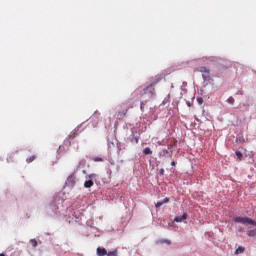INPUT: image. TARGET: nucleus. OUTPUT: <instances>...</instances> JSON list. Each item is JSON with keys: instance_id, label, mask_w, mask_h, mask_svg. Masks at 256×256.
Segmentation results:
<instances>
[{"instance_id": "f257e3e1", "label": "nucleus", "mask_w": 256, "mask_h": 256, "mask_svg": "<svg viewBox=\"0 0 256 256\" xmlns=\"http://www.w3.org/2000/svg\"><path fill=\"white\" fill-rule=\"evenodd\" d=\"M235 223H241L242 225H254L256 227V221L249 218V217H235L234 218Z\"/></svg>"}, {"instance_id": "f03ea898", "label": "nucleus", "mask_w": 256, "mask_h": 256, "mask_svg": "<svg viewBox=\"0 0 256 256\" xmlns=\"http://www.w3.org/2000/svg\"><path fill=\"white\" fill-rule=\"evenodd\" d=\"M161 79H163V77H158V79L154 82H152L149 86H147L146 88L143 89V94L147 95V93H149V97H153V92L155 91V85L158 84Z\"/></svg>"}, {"instance_id": "7ed1b4c3", "label": "nucleus", "mask_w": 256, "mask_h": 256, "mask_svg": "<svg viewBox=\"0 0 256 256\" xmlns=\"http://www.w3.org/2000/svg\"><path fill=\"white\" fill-rule=\"evenodd\" d=\"M96 178H97V174H95V173L87 175L86 179H88V180H86L84 182V187L86 189H90V187H93L95 185V183L93 182V179H96Z\"/></svg>"}, {"instance_id": "20e7f679", "label": "nucleus", "mask_w": 256, "mask_h": 256, "mask_svg": "<svg viewBox=\"0 0 256 256\" xmlns=\"http://www.w3.org/2000/svg\"><path fill=\"white\" fill-rule=\"evenodd\" d=\"M120 107H121V110L118 111V119H123V117H127V113H129V109H133V106L123 107V104Z\"/></svg>"}, {"instance_id": "39448f33", "label": "nucleus", "mask_w": 256, "mask_h": 256, "mask_svg": "<svg viewBox=\"0 0 256 256\" xmlns=\"http://www.w3.org/2000/svg\"><path fill=\"white\" fill-rule=\"evenodd\" d=\"M185 219H187V213H184L182 216H176L174 221L176 223H182V221H185Z\"/></svg>"}, {"instance_id": "423d86ee", "label": "nucleus", "mask_w": 256, "mask_h": 256, "mask_svg": "<svg viewBox=\"0 0 256 256\" xmlns=\"http://www.w3.org/2000/svg\"><path fill=\"white\" fill-rule=\"evenodd\" d=\"M75 183H76L75 177L73 176L68 177L66 181V185H69L70 187H74Z\"/></svg>"}, {"instance_id": "0eeeda50", "label": "nucleus", "mask_w": 256, "mask_h": 256, "mask_svg": "<svg viewBox=\"0 0 256 256\" xmlns=\"http://www.w3.org/2000/svg\"><path fill=\"white\" fill-rule=\"evenodd\" d=\"M97 256H105L107 255V249L98 247L96 250Z\"/></svg>"}, {"instance_id": "6e6552de", "label": "nucleus", "mask_w": 256, "mask_h": 256, "mask_svg": "<svg viewBox=\"0 0 256 256\" xmlns=\"http://www.w3.org/2000/svg\"><path fill=\"white\" fill-rule=\"evenodd\" d=\"M200 73H203V75H209L211 73V70L205 66H202L199 68Z\"/></svg>"}, {"instance_id": "1a4fd4ad", "label": "nucleus", "mask_w": 256, "mask_h": 256, "mask_svg": "<svg viewBox=\"0 0 256 256\" xmlns=\"http://www.w3.org/2000/svg\"><path fill=\"white\" fill-rule=\"evenodd\" d=\"M169 201V198H164L163 199V201H160V202H157L156 203V205H155V207L157 208V209H159V207H162L163 205H165V203H167Z\"/></svg>"}, {"instance_id": "9d476101", "label": "nucleus", "mask_w": 256, "mask_h": 256, "mask_svg": "<svg viewBox=\"0 0 256 256\" xmlns=\"http://www.w3.org/2000/svg\"><path fill=\"white\" fill-rule=\"evenodd\" d=\"M241 253H245V247L243 246H239L234 252L235 255H241Z\"/></svg>"}, {"instance_id": "9b49d317", "label": "nucleus", "mask_w": 256, "mask_h": 256, "mask_svg": "<svg viewBox=\"0 0 256 256\" xmlns=\"http://www.w3.org/2000/svg\"><path fill=\"white\" fill-rule=\"evenodd\" d=\"M202 78L204 81H213V78L209 74H202Z\"/></svg>"}, {"instance_id": "f8f14e48", "label": "nucleus", "mask_w": 256, "mask_h": 256, "mask_svg": "<svg viewBox=\"0 0 256 256\" xmlns=\"http://www.w3.org/2000/svg\"><path fill=\"white\" fill-rule=\"evenodd\" d=\"M169 154V150L163 149L160 151L159 156L160 157H166Z\"/></svg>"}, {"instance_id": "ddd939ff", "label": "nucleus", "mask_w": 256, "mask_h": 256, "mask_svg": "<svg viewBox=\"0 0 256 256\" xmlns=\"http://www.w3.org/2000/svg\"><path fill=\"white\" fill-rule=\"evenodd\" d=\"M106 255H107V256H119V252H118L117 249H116V250L107 252Z\"/></svg>"}, {"instance_id": "4468645a", "label": "nucleus", "mask_w": 256, "mask_h": 256, "mask_svg": "<svg viewBox=\"0 0 256 256\" xmlns=\"http://www.w3.org/2000/svg\"><path fill=\"white\" fill-rule=\"evenodd\" d=\"M143 153H144V155H153V151H151V148H149V147H146L143 150Z\"/></svg>"}, {"instance_id": "2eb2a0df", "label": "nucleus", "mask_w": 256, "mask_h": 256, "mask_svg": "<svg viewBox=\"0 0 256 256\" xmlns=\"http://www.w3.org/2000/svg\"><path fill=\"white\" fill-rule=\"evenodd\" d=\"M248 237H256V229L247 232Z\"/></svg>"}, {"instance_id": "dca6fc26", "label": "nucleus", "mask_w": 256, "mask_h": 256, "mask_svg": "<svg viewBox=\"0 0 256 256\" xmlns=\"http://www.w3.org/2000/svg\"><path fill=\"white\" fill-rule=\"evenodd\" d=\"M75 137H77V131H72L70 134H69V136H68V138L69 139H75Z\"/></svg>"}, {"instance_id": "f3484780", "label": "nucleus", "mask_w": 256, "mask_h": 256, "mask_svg": "<svg viewBox=\"0 0 256 256\" xmlns=\"http://www.w3.org/2000/svg\"><path fill=\"white\" fill-rule=\"evenodd\" d=\"M92 161H94L95 163H101V162H103V158H101V157H93Z\"/></svg>"}, {"instance_id": "a211bd4d", "label": "nucleus", "mask_w": 256, "mask_h": 256, "mask_svg": "<svg viewBox=\"0 0 256 256\" xmlns=\"http://www.w3.org/2000/svg\"><path fill=\"white\" fill-rule=\"evenodd\" d=\"M146 105H147V100H144V101H142V102L140 103V109H141V111H144Z\"/></svg>"}, {"instance_id": "6ab92c4d", "label": "nucleus", "mask_w": 256, "mask_h": 256, "mask_svg": "<svg viewBox=\"0 0 256 256\" xmlns=\"http://www.w3.org/2000/svg\"><path fill=\"white\" fill-rule=\"evenodd\" d=\"M227 103H229L230 105H233L235 103V98H233L232 96H230L228 99H227Z\"/></svg>"}, {"instance_id": "aec40b11", "label": "nucleus", "mask_w": 256, "mask_h": 256, "mask_svg": "<svg viewBox=\"0 0 256 256\" xmlns=\"http://www.w3.org/2000/svg\"><path fill=\"white\" fill-rule=\"evenodd\" d=\"M236 156L238 161H241V159H243V154L240 151H236Z\"/></svg>"}, {"instance_id": "412c9836", "label": "nucleus", "mask_w": 256, "mask_h": 256, "mask_svg": "<svg viewBox=\"0 0 256 256\" xmlns=\"http://www.w3.org/2000/svg\"><path fill=\"white\" fill-rule=\"evenodd\" d=\"M36 159L35 155L30 156L29 158L26 159L27 163H33V160Z\"/></svg>"}, {"instance_id": "4be33fe9", "label": "nucleus", "mask_w": 256, "mask_h": 256, "mask_svg": "<svg viewBox=\"0 0 256 256\" xmlns=\"http://www.w3.org/2000/svg\"><path fill=\"white\" fill-rule=\"evenodd\" d=\"M30 243H31L32 247H37V240L31 239Z\"/></svg>"}, {"instance_id": "5701e85b", "label": "nucleus", "mask_w": 256, "mask_h": 256, "mask_svg": "<svg viewBox=\"0 0 256 256\" xmlns=\"http://www.w3.org/2000/svg\"><path fill=\"white\" fill-rule=\"evenodd\" d=\"M162 243H166L167 245H171V240H163Z\"/></svg>"}, {"instance_id": "b1692460", "label": "nucleus", "mask_w": 256, "mask_h": 256, "mask_svg": "<svg viewBox=\"0 0 256 256\" xmlns=\"http://www.w3.org/2000/svg\"><path fill=\"white\" fill-rule=\"evenodd\" d=\"M160 175H165V169L163 168L160 169Z\"/></svg>"}, {"instance_id": "393cba45", "label": "nucleus", "mask_w": 256, "mask_h": 256, "mask_svg": "<svg viewBox=\"0 0 256 256\" xmlns=\"http://www.w3.org/2000/svg\"><path fill=\"white\" fill-rule=\"evenodd\" d=\"M133 139H134L135 143H139V138L134 137Z\"/></svg>"}, {"instance_id": "a878e982", "label": "nucleus", "mask_w": 256, "mask_h": 256, "mask_svg": "<svg viewBox=\"0 0 256 256\" xmlns=\"http://www.w3.org/2000/svg\"><path fill=\"white\" fill-rule=\"evenodd\" d=\"M91 119L93 120V119H97V114H94L92 117H91Z\"/></svg>"}, {"instance_id": "bb28decb", "label": "nucleus", "mask_w": 256, "mask_h": 256, "mask_svg": "<svg viewBox=\"0 0 256 256\" xmlns=\"http://www.w3.org/2000/svg\"><path fill=\"white\" fill-rule=\"evenodd\" d=\"M172 167H175V161L171 162Z\"/></svg>"}, {"instance_id": "cd10ccee", "label": "nucleus", "mask_w": 256, "mask_h": 256, "mask_svg": "<svg viewBox=\"0 0 256 256\" xmlns=\"http://www.w3.org/2000/svg\"><path fill=\"white\" fill-rule=\"evenodd\" d=\"M9 159H13V154L10 155Z\"/></svg>"}, {"instance_id": "c85d7f7f", "label": "nucleus", "mask_w": 256, "mask_h": 256, "mask_svg": "<svg viewBox=\"0 0 256 256\" xmlns=\"http://www.w3.org/2000/svg\"><path fill=\"white\" fill-rule=\"evenodd\" d=\"M0 256H5V254L1 253Z\"/></svg>"}, {"instance_id": "c756f323", "label": "nucleus", "mask_w": 256, "mask_h": 256, "mask_svg": "<svg viewBox=\"0 0 256 256\" xmlns=\"http://www.w3.org/2000/svg\"><path fill=\"white\" fill-rule=\"evenodd\" d=\"M188 107H191V104H190V103H188Z\"/></svg>"}, {"instance_id": "7c9ffc66", "label": "nucleus", "mask_w": 256, "mask_h": 256, "mask_svg": "<svg viewBox=\"0 0 256 256\" xmlns=\"http://www.w3.org/2000/svg\"><path fill=\"white\" fill-rule=\"evenodd\" d=\"M83 173H87V171L83 170Z\"/></svg>"}]
</instances>
